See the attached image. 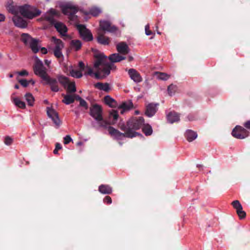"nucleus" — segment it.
<instances>
[{
    "instance_id": "obj_1",
    "label": "nucleus",
    "mask_w": 250,
    "mask_h": 250,
    "mask_svg": "<svg viewBox=\"0 0 250 250\" xmlns=\"http://www.w3.org/2000/svg\"><path fill=\"white\" fill-rule=\"evenodd\" d=\"M93 67L87 66L85 74L100 79L105 78L110 72L111 65L106 62V57L102 53L94 54Z\"/></svg>"
},
{
    "instance_id": "obj_2",
    "label": "nucleus",
    "mask_w": 250,
    "mask_h": 250,
    "mask_svg": "<svg viewBox=\"0 0 250 250\" xmlns=\"http://www.w3.org/2000/svg\"><path fill=\"white\" fill-rule=\"evenodd\" d=\"M144 122V120L142 118H140L138 120L136 121L135 122H128L127 124L128 129L125 134L120 133L119 131L112 127L108 128V132L112 137L117 139H121L124 137L132 138L136 136L138 134L135 132H132L130 129H139Z\"/></svg>"
},
{
    "instance_id": "obj_3",
    "label": "nucleus",
    "mask_w": 250,
    "mask_h": 250,
    "mask_svg": "<svg viewBox=\"0 0 250 250\" xmlns=\"http://www.w3.org/2000/svg\"><path fill=\"white\" fill-rule=\"evenodd\" d=\"M63 70L67 74H69L72 77L80 78L83 76L82 71L84 69V64L82 62H79L80 70H75L70 62H66L63 63Z\"/></svg>"
},
{
    "instance_id": "obj_4",
    "label": "nucleus",
    "mask_w": 250,
    "mask_h": 250,
    "mask_svg": "<svg viewBox=\"0 0 250 250\" xmlns=\"http://www.w3.org/2000/svg\"><path fill=\"white\" fill-rule=\"evenodd\" d=\"M18 11L23 16L28 19H33L41 13V11L34 6L29 5L19 6Z\"/></svg>"
},
{
    "instance_id": "obj_5",
    "label": "nucleus",
    "mask_w": 250,
    "mask_h": 250,
    "mask_svg": "<svg viewBox=\"0 0 250 250\" xmlns=\"http://www.w3.org/2000/svg\"><path fill=\"white\" fill-rule=\"evenodd\" d=\"M60 7L62 13L68 16V18L72 21H74L76 17L74 14L78 10V8L71 2H63L60 4Z\"/></svg>"
},
{
    "instance_id": "obj_6",
    "label": "nucleus",
    "mask_w": 250,
    "mask_h": 250,
    "mask_svg": "<svg viewBox=\"0 0 250 250\" xmlns=\"http://www.w3.org/2000/svg\"><path fill=\"white\" fill-rule=\"evenodd\" d=\"M34 70L35 74L41 77L44 82H48L49 80V77L46 73L45 68L40 60L36 61Z\"/></svg>"
},
{
    "instance_id": "obj_7",
    "label": "nucleus",
    "mask_w": 250,
    "mask_h": 250,
    "mask_svg": "<svg viewBox=\"0 0 250 250\" xmlns=\"http://www.w3.org/2000/svg\"><path fill=\"white\" fill-rule=\"evenodd\" d=\"M51 42L54 45V54L55 56L57 58H62L63 55L62 50L63 48L64 45L62 41L55 37H52L51 39Z\"/></svg>"
},
{
    "instance_id": "obj_8",
    "label": "nucleus",
    "mask_w": 250,
    "mask_h": 250,
    "mask_svg": "<svg viewBox=\"0 0 250 250\" xmlns=\"http://www.w3.org/2000/svg\"><path fill=\"white\" fill-rule=\"evenodd\" d=\"M231 134L235 138L243 139L249 135V132L243 127L237 125L233 129Z\"/></svg>"
},
{
    "instance_id": "obj_9",
    "label": "nucleus",
    "mask_w": 250,
    "mask_h": 250,
    "mask_svg": "<svg viewBox=\"0 0 250 250\" xmlns=\"http://www.w3.org/2000/svg\"><path fill=\"white\" fill-rule=\"evenodd\" d=\"M77 29L79 31L81 37L83 40L86 41H90L92 40L93 36L90 31L86 28V27L83 25L79 24L77 26Z\"/></svg>"
},
{
    "instance_id": "obj_10",
    "label": "nucleus",
    "mask_w": 250,
    "mask_h": 250,
    "mask_svg": "<svg viewBox=\"0 0 250 250\" xmlns=\"http://www.w3.org/2000/svg\"><path fill=\"white\" fill-rule=\"evenodd\" d=\"M90 115L96 120H102V110L101 106L96 104L92 105L90 108Z\"/></svg>"
},
{
    "instance_id": "obj_11",
    "label": "nucleus",
    "mask_w": 250,
    "mask_h": 250,
    "mask_svg": "<svg viewBox=\"0 0 250 250\" xmlns=\"http://www.w3.org/2000/svg\"><path fill=\"white\" fill-rule=\"evenodd\" d=\"M47 114L56 126H59L61 125V121L59 118L58 114L54 109L52 107H47Z\"/></svg>"
},
{
    "instance_id": "obj_12",
    "label": "nucleus",
    "mask_w": 250,
    "mask_h": 250,
    "mask_svg": "<svg viewBox=\"0 0 250 250\" xmlns=\"http://www.w3.org/2000/svg\"><path fill=\"white\" fill-rule=\"evenodd\" d=\"M100 26L101 29L109 32H115L118 30V28L108 21H101Z\"/></svg>"
},
{
    "instance_id": "obj_13",
    "label": "nucleus",
    "mask_w": 250,
    "mask_h": 250,
    "mask_svg": "<svg viewBox=\"0 0 250 250\" xmlns=\"http://www.w3.org/2000/svg\"><path fill=\"white\" fill-rule=\"evenodd\" d=\"M128 73L130 79L134 82L139 83L143 81V78L140 73L135 69H130L128 70Z\"/></svg>"
},
{
    "instance_id": "obj_14",
    "label": "nucleus",
    "mask_w": 250,
    "mask_h": 250,
    "mask_svg": "<svg viewBox=\"0 0 250 250\" xmlns=\"http://www.w3.org/2000/svg\"><path fill=\"white\" fill-rule=\"evenodd\" d=\"M117 51L122 55H126L129 53V48L128 45L125 42H120L116 44Z\"/></svg>"
},
{
    "instance_id": "obj_15",
    "label": "nucleus",
    "mask_w": 250,
    "mask_h": 250,
    "mask_svg": "<svg viewBox=\"0 0 250 250\" xmlns=\"http://www.w3.org/2000/svg\"><path fill=\"white\" fill-rule=\"evenodd\" d=\"M158 104H149L146 107V114L148 117L153 116L158 109Z\"/></svg>"
},
{
    "instance_id": "obj_16",
    "label": "nucleus",
    "mask_w": 250,
    "mask_h": 250,
    "mask_svg": "<svg viewBox=\"0 0 250 250\" xmlns=\"http://www.w3.org/2000/svg\"><path fill=\"white\" fill-rule=\"evenodd\" d=\"M119 109H121V113L124 114L125 112L133 108V106L132 102L127 101L124 102L118 106Z\"/></svg>"
},
{
    "instance_id": "obj_17",
    "label": "nucleus",
    "mask_w": 250,
    "mask_h": 250,
    "mask_svg": "<svg viewBox=\"0 0 250 250\" xmlns=\"http://www.w3.org/2000/svg\"><path fill=\"white\" fill-rule=\"evenodd\" d=\"M13 22L15 25L18 27L24 28L26 26V22L22 18L19 17L17 15H15L13 18Z\"/></svg>"
},
{
    "instance_id": "obj_18",
    "label": "nucleus",
    "mask_w": 250,
    "mask_h": 250,
    "mask_svg": "<svg viewBox=\"0 0 250 250\" xmlns=\"http://www.w3.org/2000/svg\"><path fill=\"white\" fill-rule=\"evenodd\" d=\"M98 42L103 45H108L109 43V39L108 37L104 36L100 31L98 33Z\"/></svg>"
},
{
    "instance_id": "obj_19",
    "label": "nucleus",
    "mask_w": 250,
    "mask_h": 250,
    "mask_svg": "<svg viewBox=\"0 0 250 250\" xmlns=\"http://www.w3.org/2000/svg\"><path fill=\"white\" fill-rule=\"evenodd\" d=\"M55 27L57 30L62 36H65L67 31L66 26L62 23L56 22Z\"/></svg>"
},
{
    "instance_id": "obj_20",
    "label": "nucleus",
    "mask_w": 250,
    "mask_h": 250,
    "mask_svg": "<svg viewBox=\"0 0 250 250\" xmlns=\"http://www.w3.org/2000/svg\"><path fill=\"white\" fill-rule=\"evenodd\" d=\"M104 104L109 107H115L118 106L117 102L115 101V100L109 96H106L104 97Z\"/></svg>"
},
{
    "instance_id": "obj_21",
    "label": "nucleus",
    "mask_w": 250,
    "mask_h": 250,
    "mask_svg": "<svg viewBox=\"0 0 250 250\" xmlns=\"http://www.w3.org/2000/svg\"><path fill=\"white\" fill-rule=\"evenodd\" d=\"M109 59L113 62H119L125 59V57L120 53H114L111 55Z\"/></svg>"
},
{
    "instance_id": "obj_22",
    "label": "nucleus",
    "mask_w": 250,
    "mask_h": 250,
    "mask_svg": "<svg viewBox=\"0 0 250 250\" xmlns=\"http://www.w3.org/2000/svg\"><path fill=\"white\" fill-rule=\"evenodd\" d=\"M167 120L168 122L173 123L179 121V115L176 112H170L167 115Z\"/></svg>"
},
{
    "instance_id": "obj_23",
    "label": "nucleus",
    "mask_w": 250,
    "mask_h": 250,
    "mask_svg": "<svg viewBox=\"0 0 250 250\" xmlns=\"http://www.w3.org/2000/svg\"><path fill=\"white\" fill-rule=\"evenodd\" d=\"M17 79L19 83L24 87H27L29 84L34 85L35 83V81L32 79L27 80L26 79H20L18 77Z\"/></svg>"
},
{
    "instance_id": "obj_24",
    "label": "nucleus",
    "mask_w": 250,
    "mask_h": 250,
    "mask_svg": "<svg viewBox=\"0 0 250 250\" xmlns=\"http://www.w3.org/2000/svg\"><path fill=\"white\" fill-rule=\"evenodd\" d=\"M95 87L99 90L106 92H108L111 89L109 84L107 83H98L95 84Z\"/></svg>"
},
{
    "instance_id": "obj_25",
    "label": "nucleus",
    "mask_w": 250,
    "mask_h": 250,
    "mask_svg": "<svg viewBox=\"0 0 250 250\" xmlns=\"http://www.w3.org/2000/svg\"><path fill=\"white\" fill-rule=\"evenodd\" d=\"M153 77L159 80L166 81L169 78L170 76L165 73L156 72L154 73Z\"/></svg>"
},
{
    "instance_id": "obj_26",
    "label": "nucleus",
    "mask_w": 250,
    "mask_h": 250,
    "mask_svg": "<svg viewBox=\"0 0 250 250\" xmlns=\"http://www.w3.org/2000/svg\"><path fill=\"white\" fill-rule=\"evenodd\" d=\"M13 2L12 0H8L6 4V9L9 12H11L12 14L14 15H16L17 14L18 11L19 12L18 9V7L15 8L13 6Z\"/></svg>"
},
{
    "instance_id": "obj_27",
    "label": "nucleus",
    "mask_w": 250,
    "mask_h": 250,
    "mask_svg": "<svg viewBox=\"0 0 250 250\" xmlns=\"http://www.w3.org/2000/svg\"><path fill=\"white\" fill-rule=\"evenodd\" d=\"M38 40L34 39L28 45L31 49L32 51L35 53L38 52L39 50L40 46L38 45Z\"/></svg>"
},
{
    "instance_id": "obj_28",
    "label": "nucleus",
    "mask_w": 250,
    "mask_h": 250,
    "mask_svg": "<svg viewBox=\"0 0 250 250\" xmlns=\"http://www.w3.org/2000/svg\"><path fill=\"white\" fill-rule=\"evenodd\" d=\"M44 84H49L51 85V90L54 92L59 91V87L56 84V80L54 79H51L49 77V80L48 82H44Z\"/></svg>"
},
{
    "instance_id": "obj_29",
    "label": "nucleus",
    "mask_w": 250,
    "mask_h": 250,
    "mask_svg": "<svg viewBox=\"0 0 250 250\" xmlns=\"http://www.w3.org/2000/svg\"><path fill=\"white\" fill-rule=\"evenodd\" d=\"M21 41L24 42L26 45H28L34 40L28 34L23 33L21 35Z\"/></svg>"
},
{
    "instance_id": "obj_30",
    "label": "nucleus",
    "mask_w": 250,
    "mask_h": 250,
    "mask_svg": "<svg viewBox=\"0 0 250 250\" xmlns=\"http://www.w3.org/2000/svg\"><path fill=\"white\" fill-rule=\"evenodd\" d=\"M24 99L29 106H33L34 104L35 99L32 94L27 93L24 95Z\"/></svg>"
},
{
    "instance_id": "obj_31",
    "label": "nucleus",
    "mask_w": 250,
    "mask_h": 250,
    "mask_svg": "<svg viewBox=\"0 0 250 250\" xmlns=\"http://www.w3.org/2000/svg\"><path fill=\"white\" fill-rule=\"evenodd\" d=\"M76 96L70 95H66L64 96V99L62 100V102L66 104H69L72 103L75 99Z\"/></svg>"
},
{
    "instance_id": "obj_32",
    "label": "nucleus",
    "mask_w": 250,
    "mask_h": 250,
    "mask_svg": "<svg viewBox=\"0 0 250 250\" xmlns=\"http://www.w3.org/2000/svg\"><path fill=\"white\" fill-rule=\"evenodd\" d=\"M13 102L14 104L18 107L21 108H25V104L24 102L22 101L19 98H15L13 99Z\"/></svg>"
},
{
    "instance_id": "obj_33",
    "label": "nucleus",
    "mask_w": 250,
    "mask_h": 250,
    "mask_svg": "<svg viewBox=\"0 0 250 250\" xmlns=\"http://www.w3.org/2000/svg\"><path fill=\"white\" fill-rule=\"evenodd\" d=\"M99 191L103 194H109L111 192V188L108 186L102 185L99 187Z\"/></svg>"
},
{
    "instance_id": "obj_34",
    "label": "nucleus",
    "mask_w": 250,
    "mask_h": 250,
    "mask_svg": "<svg viewBox=\"0 0 250 250\" xmlns=\"http://www.w3.org/2000/svg\"><path fill=\"white\" fill-rule=\"evenodd\" d=\"M71 46L72 48L78 50L81 47L82 44L78 40H73L71 42Z\"/></svg>"
},
{
    "instance_id": "obj_35",
    "label": "nucleus",
    "mask_w": 250,
    "mask_h": 250,
    "mask_svg": "<svg viewBox=\"0 0 250 250\" xmlns=\"http://www.w3.org/2000/svg\"><path fill=\"white\" fill-rule=\"evenodd\" d=\"M58 13L54 9H51L48 11V12L46 14L45 16V18L48 20L51 21L52 18L49 17V16H58Z\"/></svg>"
},
{
    "instance_id": "obj_36",
    "label": "nucleus",
    "mask_w": 250,
    "mask_h": 250,
    "mask_svg": "<svg viewBox=\"0 0 250 250\" xmlns=\"http://www.w3.org/2000/svg\"><path fill=\"white\" fill-rule=\"evenodd\" d=\"M143 131L146 135H150L152 133V129L149 125H146L143 128Z\"/></svg>"
},
{
    "instance_id": "obj_37",
    "label": "nucleus",
    "mask_w": 250,
    "mask_h": 250,
    "mask_svg": "<svg viewBox=\"0 0 250 250\" xmlns=\"http://www.w3.org/2000/svg\"><path fill=\"white\" fill-rule=\"evenodd\" d=\"M197 133L191 130H188V142H192L197 138Z\"/></svg>"
},
{
    "instance_id": "obj_38",
    "label": "nucleus",
    "mask_w": 250,
    "mask_h": 250,
    "mask_svg": "<svg viewBox=\"0 0 250 250\" xmlns=\"http://www.w3.org/2000/svg\"><path fill=\"white\" fill-rule=\"evenodd\" d=\"M64 86L67 88V90L69 92H75L76 91L75 85L74 83H69L68 82Z\"/></svg>"
},
{
    "instance_id": "obj_39",
    "label": "nucleus",
    "mask_w": 250,
    "mask_h": 250,
    "mask_svg": "<svg viewBox=\"0 0 250 250\" xmlns=\"http://www.w3.org/2000/svg\"><path fill=\"white\" fill-rule=\"evenodd\" d=\"M101 11L100 8L94 7L90 9V13L94 16H97L101 13Z\"/></svg>"
},
{
    "instance_id": "obj_40",
    "label": "nucleus",
    "mask_w": 250,
    "mask_h": 250,
    "mask_svg": "<svg viewBox=\"0 0 250 250\" xmlns=\"http://www.w3.org/2000/svg\"><path fill=\"white\" fill-rule=\"evenodd\" d=\"M118 113L117 111L112 110L109 112V118L113 119L114 121H116L118 118Z\"/></svg>"
},
{
    "instance_id": "obj_41",
    "label": "nucleus",
    "mask_w": 250,
    "mask_h": 250,
    "mask_svg": "<svg viewBox=\"0 0 250 250\" xmlns=\"http://www.w3.org/2000/svg\"><path fill=\"white\" fill-rule=\"evenodd\" d=\"M231 204L236 211L242 209V206L238 200L234 201Z\"/></svg>"
},
{
    "instance_id": "obj_42",
    "label": "nucleus",
    "mask_w": 250,
    "mask_h": 250,
    "mask_svg": "<svg viewBox=\"0 0 250 250\" xmlns=\"http://www.w3.org/2000/svg\"><path fill=\"white\" fill-rule=\"evenodd\" d=\"M58 79L59 82L64 86L67 83L69 82L68 79L66 77L62 75L59 76Z\"/></svg>"
},
{
    "instance_id": "obj_43",
    "label": "nucleus",
    "mask_w": 250,
    "mask_h": 250,
    "mask_svg": "<svg viewBox=\"0 0 250 250\" xmlns=\"http://www.w3.org/2000/svg\"><path fill=\"white\" fill-rule=\"evenodd\" d=\"M76 98L80 101V104L81 106L85 107L86 109L87 108L86 103L84 100L81 99L79 96H76Z\"/></svg>"
},
{
    "instance_id": "obj_44",
    "label": "nucleus",
    "mask_w": 250,
    "mask_h": 250,
    "mask_svg": "<svg viewBox=\"0 0 250 250\" xmlns=\"http://www.w3.org/2000/svg\"><path fill=\"white\" fill-rule=\"evenodd\" d=\"M240 219H243L246 216V213L243 210V208L241 210H238L236 211Z\"/></svg>"
},
{
    "instance_id": "obj_45",
    "label": "nucleus",
    "mask_w": 250,
    "mask_h": 250,
    "mask_svg": "<svg viewBox=\"0 0 250 250\" xmlns=\"http://www.w3.org/2000/svg\"><path fill=\"white\" fill-rule=\"evenodd\" d=\"M13 142V139L9 136H6L4 139V144L6 145L9 146Z\"/></svg>"
},
{
    "instance_id": "obj_46",
    "label": "nucleus",
    "mask_w": 250,
    "mask_h": 250,
    "mask_svg": "<svg viewBox=\"0 0 250 250\" xmlns=\"http://www.w3.org/2000/svg\"><path fill=\"white\" fill-rule=\"evenodd\" d=\"M18 76H27L28 75V72L25 70H21V71L17 72L16 73Z\"/></svg>"
},
{
    "instance_id": "obj_47",
    "label": "nucleus",
    "mask_w": 250,
    "mask_h": 250,
    "mask_svg": "<svg viewBox=\"0 0 250 250\" xmlns=\"http://www.w3.org/2000/svg\"><path fill=\"white\" fill-rule=\"evenodd\" d=\"M174 89H175L174 85L171 84V85H170L169 86H168V87L167 88V91H168V94L170 95H171L173 93Z\"/></svg>"
},
{
    "instance_id": "obj_48",
    "label": "nucleus",
    "mask_w": 250,
    "mask_h": 250,
    "mask_svg": "<svg viewBox=\"0 0 250 250\" xmlns=\"http://www.w3.org/2000/svg\"><path fill=\"white\" fill-rule=\"evenodd\" d=\"M145 33L147 36L152 34V32L149 30V26L146 25L145 26Z\"/></svg>"
},
{
    "instance_id": "obj_49",
    "label": "nucleus",
    "mask_w": 250,
    "mask_h": 250,
    "mask_svg": "<svg viewBox=\"0 0 250 250\" xmlns=\"http://www.w3.org/2000/svg\"><path fill=\"white\" fill-rule=\"evenodd\" d=\"M72 141V139L69 135H67L64 138V144H67Z\"/></svg>"
},
{
    "instance_id": "obj_50",
    "label": "nucleus",
    "mask_w": 250,
    "mask_h": 250,
    "mask_svg": "<svg viewBox=\"0 0 250 250\" xmlns=\"http://www.w3.org/2000/svg\"><path fill=\"white\" fill-rule=\"evenodd\" d=\"M62 149L61 145L59 143L56 144V148L54 150V153L56 154H58V150Z\"/></svg>"
},
{
    "instance_id": "obj_51",
    "label": "nucleus",
    "mask_w": 250,
    "mask_h": 250,
    "mask_svg": "<svg viewBox=\"0 0 250 250\" xmlns=\"http://www.w3.org/2000/svg\"><path fill=\"white\" fill-rule=\"evenodd\" d=\"M104 201L105 203H106L107 204H111L112 202L111 198L109 197V196H106L104 199Z\"/></svg>"
},
{
    "instance_id": "obj_52",
    "label": "nucleus",
    "mask_w": 250,
    "mask_h": 250,
    "mask_svg": "<svg viewBox=\"0 0 250 250\" xmlns=\"http://www.w3.org/2000/svg\"><path fill=\"white\" fill-rule=\"evenodd\" d=\"M244 126L247 129H250V121L245 122L244 124Z\"/></svg>"
},
{
    "instance_id": "obj_53",
    "label": "nucleus",
    "mask_w": 250,
    "mask_h": 250,
    "mask_svg": "<svg viewBox=\"0 0 250 250\" xmlns=\"http://www.w3.org/2000/svg\"><path fill=\"white\" fill-rule=\"evenodd\" d=\"M41 52L42 54H45L47 53V50L46 48L42 47L41 49Z\"/></svg>"
},
{
    "instance_id": "obj_54",
    "label": "nucleus",
    "mask_w": 250,
    "mask_h": 250,
    "mask_svg": "<svg viewBox=\"0 0 250 250\" xmlns=\"http://www.w3.org/2000/svg\"><path fill=\"white\" fill-rule=\"evenodd\" d=\"M4 20H5V16L2 14H0V21H3Z\"/></svg>"
},
{
    "instance_id": "obj_55",
    "label": "nucleus",
    "mask_w": 250,
    "mask_h": 250,
    "mask_svg": "<svg viewBox=\"0 0 250 250\" xmlns=\"http://www.w3.org/2000/svg\"><path fill=\"white\" fill-rule=\"evenodd\" d=\"M128 60L129 62H131L133 60V57L132 56H129L128 57Z\"/></svg>"
},
{
    "instance_id": "obj_56",
    "label": "nucleus",
    "mask_w": 250,
    "mask_h": 250,
    "mask_svg": "<svg viewBox=\"0 0 250 250\" xmlns=\"http://www.w3.org/2000/svg\"><path fill=\"white\" fill-rule=\"evenodd\" d=\"M50 62H51L50 61H48V60H45V63L47 65H49L50 64Z\"/></svg>"
},
{
    "instance_id": "obj_57",
    "label": "nucleus",
    "mask_w": 250,
    "mask_h": 250,
    "mask_svg": "<svg viewBox=\"0 0 250 250\" xmlns=\"http://www.w3.org/2000/svg\"><path fill=\"white\" fill-rule=\"evenodd\" d=\"M83 145V143L82 142H78V143H77V146H81V145Z\"/></svg>"
},
{
    "instance_id": "obj_58",
    "label": "nucleus",
    "mask_w": 250,
    "mask_h": 250,
    "mask_svg": "<svg viewBox=\"0 0 250 250\" xmlns=\"http://www.w3.org/2000/svg\"><path fill=\"white\" fill-rule=\"evenodd\" d=\"M15 88H16V89H19V86L17 84L15 85Z\"/></svg>"
},
{
    "instance_id": "obj_59",
    "label": "nucleus",
    "mask_w": 250,
    "mask_h": 250,
    "mask_svg": "<svg viewBox=\"0 0 250 250\" xmlns=\"http://www.w3.org/2000/svg\"><path fill=\"white\" fill-rule=\"evenodd\" d=\"M140 113L139 111L138 110L135 111V114H139Z\"/></svg>"
}]
</instances>
